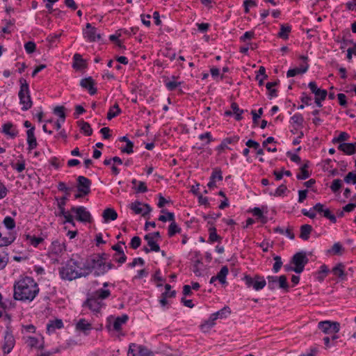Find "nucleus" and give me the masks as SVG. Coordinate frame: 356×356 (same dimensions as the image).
<instances>
[{
	"label": "nucleus",
	"instance_id": "3",
	"mask_svg": "<svg viewBox=\"0 0 356 356\" xmlns=\"http://www.w3.org/2000/svg\"><path fill=\"white\" fill-rule=\"evenodd\" d=\"M105 262L100 259H97L93 257H90L84 264V270L86 276L89 275L92 271L95 277H99L105 275Z\"/></svg>",
	"mask_w": 356,
	"mask_h": 356
},
{
	"label": "nucleus",
	"instance_id": "14",
	"mask_svg": "<svg viewBox=\"0 0 356 356\" xmlns=\"http://www.w3.org/2000/svg\"><path fill=\"white\" fill-rule=\"evenodd\" d=\"M129 207L136 214H141L143 217L149 214L152 210L148 204H142L138 200L132 202Z\"/></svg>",
	"mask_w": 356,
	"mask_h": 356
},
{
	"label": "nucleus",
	"instance_id": "30",
	"mask_svg": "<svg viewBox=\"0 0 356 356\" xmlns=\"http://www.w3.org/2000/svg\"><path fill=\"white\" fill-rule=\"evenodd\" d=\"M91 294L93 297L102 301L103 300L107 299L111 296V293L108 289H99Z\"/></svg>",
	"mask_w": 356,
	"mask_h": 356
},
{
	"label": "nucleus",
	"instance_id": "49",
	"mask_svg": "<svg viewBox=\"0 0 356 356\" xmlns=\"http://www.w3.org/2000/svg\"><path fill=\"white\" fill-rule=\"evenodd\" d=\"M54 113L58 115L61 122H64L65 120V107L63 106H56L54 109Z\"/></svg>",
	"mask_w": 356,
	"mask_h": 356
},
{
	"label": "nucleus",
	"instance_id": "53",
	"mask_svg": "<svg viewBox=\"0 0 356 356\" xmlns=\"http://www.w3.org/2000/svg\"><path fill=\"white\" fill-rule=\"evenodd\" d=\"M199 139L202 141H204V145H209L210 143L214 140L211 132H206L199 136Z\"/></svg>",
	"mask_w": 356,
	"mask_h": 356
},
{
	"label": "nucleus",
	"instance_id": "35",
	"mask_svg": "<svg viewBox=\"0 0 356 356\" xmlns=\"http://www.w3.org/2000/svg\"><path fill=\"white\" fill-rule=\"evenodd\" d=\"M229 273V269L227 266H224L221 268L220 270L218 273L217 275L216 276V278L218 279V280L221 284L226 283V277Z\"/></svg>",
	"mask_w": 356,
	"mask_h": 356
},
{
	"label": "nucleus",
	"instance_id": "29",
	"mask_svg": "<svg viewBox=\"0 0 356 356\" xmlns=\"http://www.w3.org/2000/svg\"><path fill=\"white\" fill-rule=\"evenodd\" d=\"M73 67L76 70L83 69L86 67V61L83 59L82 56L75 54L73 56Z\"/></svg>",
	"mask_w": 356,
	"mask_h": 356
},
{
	"label": "nucleus",
	"instance_id": "40",
	"mask_svg": "<svg viewBox=\"0 0 356 356\" xmlns=\"http://www.w3.org/2000/svg\"><path fill=\"white\" fill-rule=\"evenodd\" d=\"M216 320H217L216 317L213 314H211L209 319L201 325V329L204 331L211 329L215 325Z\"/></svg>",
	"mask_w": 356,
	"mask_h": 356
},
{
	"label": "nucleus",
	"instance_id": "19",
	"mask_svg": "<svg viewBox=\"0 0 356 356\" xmlns=\"http://www.w3.org/2000/svg\"><path fill=\"white\" fill-rule=\"evenodd\" d=\"M308 87L311 90L312 92L314 94L315 97H318L321 99H325L327 92L326 90L318 88L315 81H311L308 84Z\"/></svg>",
	"mask_w": 356,
	"mask_h": 356
},
{
	"label": "nucleus",
	"instance_id": "60",
	"mask_svg": "<svg viewBox=\"0 0 356 356\" xmlns=\"http://www.w3.org/2000/svg\"><path fill=\"white\" fill-rule=\"evenodd\" d=\"M24 49L27 54H32L36 49V44L33 41H29L24 44Z\"/></svg>",
	"mask_w": 356,
	"mask_h": 356
},
{
	"label": "nucleus",
	"instance_id": "21",
	"mask_svg": "<svg viewBox=\"0 0 356 356\" xmlns=\"http://www.w3.org/2000/svg\"><path fill=\"white\" fill-rule=\"evenodd\" d=\"M338 149L346 155H353L356 153V143H340Z\"/></svg>",
	"mask_w": 356,
	"mask_h": 356
},
{
	"label": "nucleus",
	"instance_id": "24",
	"mask_svg": "<svg viewBox=\"0 0 356 356\" xmlns=\"http://www.w3.org/2000/svg\"><path fill=\"white\" fill-rule=\"evenodd\" d=\"M2 132L9 136L11 138H15L19 134L18 130L14 127L13 123L10 122L3 124Z\"/></svg>",
	"mask_w": 356,
	"mask_h": 356
},
{
	"label": "nucleus",
	"instance_id": "64",
	"mask_svg": "<svg viewBox=\"0 0 356 356\" xmlns=\"http://www.w3.org/2000/svg\"><path fill=\"white\" fill-rule=\"evenodd\" d=\"M140 244H141L140 238L139 236H136L131 238V243H130V246L134 250H136L140 246Z\"/></svg>",
	"mask_w": 356,
	"mask_h": 356
},
{
	"label": "nucleus",
	"instance_id": "46",
	"mask_svg": "<svg viewBox=\"0 0 356 356\" xmlns=\"http://www.w3.org/2000/svg\"><path fill=\"white\" fill-rule=\"evenodd\" d=\"M343 250V248L342 245L340 243L337 242L332 245L330 250H327V252L330 254L341 255L342 254Z\"/></svg>",
	"mask_w": 356,
	"mask_h": 356
},
{
	"label": "nucleus",
	"instance_id": "5",
	"mask_svg": "<svg viewBox=\"0 0 356 356\" xmlns=\"http://www.w3.org/2000/svg\"><path fill=\"white\" fill-rule=\"evenodd\" d=\"M268 287L270 290H275L276 288L282 289L285 291H288L289 285L287 282V277L286 275H282L279 277L268 275Z\"/></svg>",
	"mask_w": 356,
	"mask_h": 356
},
{
	"label": "nucleus",
	"instance_id": "17",
	"mask_svg": "<svg viewBox=\"0 0 356 356\" xmlns=\"http://www.w3.org/2000/svg\"><path fill=\"white\" fill-rule=\"evenodd\" d=\"M80 86L87 90L90 95H94L97 93V88L95 87V81L91 77L83 78L80 81Z\"/></svg>",
	"mask_w": 356,
	"mask_h": 356
},
{
	"label": "nucleus",
	"instance_id": "57",
	"mask_svg": "<svg viewBox=\"0 0 356 356\" xmlns=\"http://www.w3.org/2000/svg\"><path fill=\"white\" fill-rule=\"evenodd\" d=\"M273 259L275 260V263L273 264V270L274 273H278L282 266V261L281 257L276 255L274 257Z\"/></svg>",
	"mask_w": 356,
	"mask_h": 356
},
{
	"label": "nucleus",
	"instance_id": "12",
	"mask_svg": "<svg viewBox=\"0 0 356 356\" xmlns=\"http://www.w3.org/2000/svg\"><path fill=\"white\" fill-rule=\"evenodd\" d=\"M83 34L84 38L90 42L99 41L102 38L101 34L97 32V29L90 23L86 24V29L83 30Z\"/></svg>",
	"mask_w": 356,
	"mask_h": 356
},
{
	"label": "nucleus",
	"instance_id": "59",
	"mask_svg": "<svg viewBox=\"0 0 356 356\" xmlns=\"http://www.w3.org/2000/svg\"><path fill=\"white\" fill-rule=\"evenodd\" d=\"M342 186V181L339 179H334L331 186L330 189L333 193L338 192Z\"/></svg>",
	"mask_w": 356,
	"mask_h": 356
},
{
	"label": "nucleus",
	"instance_id": "63",
	"mask_svg": "<svg viewBox=\"0 0 356 356\" xmlns=\"http://www.w3.org/2000/svg\"><path fill=\"white\" fill-rule=\"evenodd\" d=\"M344 181L346 184H356V174L353 172H348L344 177Z\"/></svg>",
	"mask_w": 356,
	"mask_h": 356
},
{
	"label": "nucleus",
	"instance_id": "8",
	"mask_svg": "<svg viewBox=\"0 0 356 356\" xmlns=\"http://www.w3.org/2000/svg\"><path fill=\"white\" fill-rule=\"evenodd\" d=\"M243 280L248 288L252 287L257 291L263 289L266 285L264 277L259 275H255L254 277L249 275H245Z\"/></svg>",
	"mask_w": 356,
	"mask_h": 356
},
{
	"label": "nucleus",
	"instance_id": "56",
	"mask_svg": "<svg viewBox=\"0 0 356 356\" xmlns=\"http://www.w3.org/2000/svg\"><path fill=\"white\" fill-rule=\"evenodd\" d=\"M134 143L131 140H128L124 147H120V151L122 153L128 154H132L134 152Z\"/></svg>",
	"mask_w": 356,
	"mask_h": 356
},
{
	"label": "nucleus",
	"instance_id": "26",
	"mask_svg": "<svg viewBox=\"0 0 356 356\" xmlns=\"http://www.w3.org/2000/svg\"><path fill=\"white\" fill-rule=\"evenodd\" d=\"M309 69V65L306 63L305 65H301L300 67H295L289 69L286 72V76L293 77L298 74H302L305 73Z\"/></svg>",
	"mask_w": 356,
	"mask_h": 356
},
{
	"label": "nucleus",
	"instance_id": "50",
	"mask_svg": "<svg viewBox=\"0 0 356 356\" xmlns=\"http://www.w3.org/2000/svg\"><path fill=\"white\" fill-rule=\"evenodd\" d=\"M27 240L30 241L31 245L34 247H37L40 243L43 242L44 238L42 237H36L35 236H31L29 234L26 235Z\"/></svg>",
	"mask_w": 356,
	"mask_h": 356
},
{
	"label": "nucleus",
	"instance_id": "37",
	"mask_svg": "<svg viewBox=\"0 0 356 356\" xmlns=\"http://www.w3.org/2000/svg\"><path fill=\"white\" fill-rule=\"evenodd\" d=\"M26 343H27L28 346L31 348H36L38 349H43L44 348V343H41L40 345H38L39 343V341L37 338L33 337H29L26 341Z\"/></svg>",
	"mask_w": 356,
	"mask_h": 356
},
{
	"label": "nucleus",
	"instance_id": "58",
	"mask_svg": "<svg viewBox=\"0 0 356 356\" xmlns=\"http://www.w3.org/2000/svg\"><path fill=\"white\" fill-rule=\"evenodd\" d=\"M210 178L213 180H215L216 181V180L222 181V175L221 170L218 168H214L211 173Z\"/></svg>",
	"mask_w": 356,
	"mask_h": 356
},
{
	"label": "nucleus",
	"instance_id": "51",
	"mask_svg": "<svg viewBox=\"0 0 356 356\" xmlns=\"http://www.w3.org/2000/svg\"><path fill=\"white\" fill-rule=\"evenodd\" d=\"M165 86L167 89L170 91L175 90L178 86H181L183 82L181 81H164Z\"/></svg>",
	"mask_w": 356,
	"mask_h": 356
},
{
	"label": "nucleus",
	"instance_id": "52",
	"mask_svg": "<svg viewBox=\"0 0 356 356\" xmlns=\"http://www.w3.org/2000/svg\"><path fill=\"white\" fill-rule=\"evenodd\" d=\"M4 226L9 230H12L15 227V221L10 216H6L3 220Z\"/></svg>",
	"mask_w": 356,
	"mask_h": 356
},
{
	"label": "nucleus",
	"instance_id": "27",
	"mask_svg": "<svg viewBox=\"0 0 356 356\" xmlns=\"http://www.w3.org/2000/svg\"><path fill=\"white\" fill-rule=\"evenodd\" d=\"M102 217L104 220V222H107L110 220H116L118 218V213L113 209L107 208L104 211Z\"/></svg>",
	"mask_w": 356,
	"mask_h": 356
},
{
	"label": "nucleus",
	"instance_id": "41",
	"mask_svg": "<svg viewBox=\"0 0 356 356\" xmlns=\"http://www.w3.org/2000/svg\"><path fill=\"white\" fill-rule=\"evenodd\" d=\"M231 108L232 109L233 113L235 115L236 120H241L243 118L242 114L243 113L244 111L243 109H240L236 102L232 103Z\"/></svg>",
	"mask_w": 356,
	"mask_h": 356
},
{
	"label": "nucleus",
	"instance_id": "48",
	"mask_svg": "<svg viewBox=\"0 0 356 356\" xmlns=\"http://www.w3.org/2000/svg\"><path fill=\"white\" fill-rule=\"evenodd\" d=\"M167 293L168 292H163L161 294L160 304L162 307H165L168 304V298H174L176 296V291L172 290V291H170V293H169V295H167Z\"/></svg>",
	"mask_w": 356,
	"mask_h": 356
},
{
	"label": "nucleus",
	"instance_id": "39",
	"mask_svg": "<svg viewBox=\"0 0 356 356\" xmlns=\"http://www.w3.org/2000/svg\"><path fill=\"white\" fill-rule=\"evenodd\" d=\"M79 123L81 130L84 133L86 136H90L92 134V129L88 122L81 120L79 121Z\"/></svg>",
	"mask_w": 356,
	"mask_h": 356
},
{
	"label": "nucleus",
	"instance_id": "9",
	"mask_svg": "<svg viewBox=\"0 0 356 356\" xmlns=\"http://www.w3.org/2000/svg\"><path fill=\"white\" fill-rule=\"evenodd\" d=\"M57 188L58 191L65 193V195L61 197H56L58 209L60 210V214H63L65 213V206L68 200V196L70 195L71 188L67 187L63 181L58 182Z\"/></svg>",
	"mask_w": 356,
	"mask_h": 356
},
{
	"label": "nucleus",
	"instance_id": "23",
	"mask_svg": "<svg viewBox=\"0 0 356 356\" xmlns=\"http://www.w3.org/2000/svg\"><path fill=\"white\" fill-rule=\"evenodd\" d=\"M208 224L211 225V227H209V238L208 242L210 243H213L214 242H220L222 241V237L217 234L216 228L213 226V222L211 221H208Z\"/></svg>",
	"mask_w": 356,
	"mask_h": 356
},
{
	"label": "nucleus",
	"instance_id": "55",
	"mask_svg": "<svg viewBox=\"0 0 356 356\" xmlns=\"http://www.w3.org/2000/svg\"><path fill=\"white\" fill-rule=\"evenodd\" d=\"M138 356H154V353L145 346H138Z\"/></svg>",
	"mask_w": 356,
	"mask_h": 356
},
{
	"label": "nucleus",
	"instance_id": "42",
	"mask_svg": "<svg viewBox=\"0 0 356 356\" xmlns=\"http://www.w3.org/2000/svg\"><path fill=\"white\" fill-rule=\"evenodd\" d=\"M252 212L253 215L257 217V219H259L263 224L268 222V218L264 215L262 211L259 207H254L252 210Z\"/></svg>",
	"mask_w": 356,
	"mask_h": 356
},
{
	"label": "nucleus",
	"instance_id": "11",
	"mask_svg": "<svg viewBox=\"0 0 356 356\" xmlns=\"http://www.w3.org/2000/svg\"><path fill=\"white\" fill-rule=\"evenodd\" d=\"M71 211L76 213V219L78 221L83 222H90L92 220L91 215L89 211L83 206L72 207Z\"/></svg>",
	"mask_w": 356,
	"mask_h": 356
},
{
	"label": "nucleus",
	"instance_id": "6",
	"mask_svg": "<svg viewBox=\"0 0 356 356\" xmlns=\"http://www.w3.org/2000/svg\"><path fill=\"white\" fill-rule=\"evenodd\" d=\"M309 259L307 253L304 251H300L293 254L291 259V264L294 265V272L297 274L301 273L305 266L308 264Z\"/></svg>",
	"mask_w": 356,
	"mask_h": 356
},
{
	"label": "nucleus",
	"instance_id": "62",
	"mask_svg": "<svg viewBox=\"0 0 356 356\" xmlns=\"http://www.w3.org/2000/svg\"><path fill=\"white\" fill-rule=\"evenodd\" d=\"M286 191H287L286 186L285 184H281L280 186H278L277 188V189L275 190V191L273 194H272L271 193L270 194L273 195L274 196H276V197H280V196H282Z\"/></svg>",
	"mask_w": 356,
	"mask_h": 356
},
{
	"label": "nucleus",
	"instance_id": "43",
	"mask_svg": "<svg viewBox=\"0 0 356 356\" xmlns=\"http://www.w3.org/2000/svg\"><path fill=\"white\" fill-rule=\"evenodd\" d=\"M231 314V309L229 307L225 306L222 309L219 311L213 313V314L216 317V318H226L228 315Z\"/></svg>",
	"mask_w": 356,
	"mask_h": 356
},
{
	"label": "nucleus",
	"instance_id": "2",
	"mask_svg": "<svg viewBox=\"0 0 356 356\" xmlns=\"http://www.w3.org/2000/svg\"><path fill=\"white\" fill-rule=\"evenodd\" d=\"M59 275L61 279L69 281L86 277L84 266L81 267L79 263L73 259L67 261L65 264L59 268Z\"/></svg>",
	"mask_w": 356,
	"mask_h": 356
},
{
	"label": "nucleus",
	"instance_id": "20",
	"mask_svg": "<svg viewBox=\"0 0 356 356\" xmlns=\"http://www.w3.org/2000/svg\"><path fill=\"white\" fill-rule=\"evenodd\" d=\"M35 127H31V129H29L26 131V140L29 152H31L32 149L36 148L38 145L36 137L35 136Z\"/></svg>",
	"mask_w": 356,
	"mask_h": 356
},
{
	"label": "nucleus",
	"instance_id": "18",
	"mask_svg": "<svg viewBox=\"0 0 356 356\" xmlns=\"http://www.w3.org/2000/svg\"><path fill=\"white\" fill-rule=\"evenodd\" d=\"M75 328L76 331L81 332L84 335L88 336L92 330V326L85 318H81L76 323Z\"/></svg>",
	"mask_w": 356,
	"mask_h": 356
},
{
	"label": "nucleus",
	"instance_id": "13",
	"mask_svg": "<svg viewBox=\"0 0 356 356\" xmlns=\"http://www.w3.org/2000/svg\"><path fill=\"white\" fill-rule=\"evenodd\" d=\"M83 306L88 307L94 313H99L102 308L105 306V304L90 294L84 302Z\"/></svg>",
	"mask_w": 356,
	"mask_h": 356
},
{
	"label": "nucleus",
	"instance_id": "47",
	"mask_svg": "<svg viewBox=\"0 0 356 356\" xmlns=\"http://www.w3.org/2000/svg\"><path fill=\"white\" fill-rule=\"evenodd\" d=\"M56 216H63L65 218L64 222H68L72 224L73 226L75 225V222L74 221L73 216L67 211L65 210V213L63 214H60V210H58V212H55Z\"/></svg>",
	"mask_w": 356,
	"mask_h": 356
},
{
	"label": "nucleus",
	"instance_id": "4",
	"mask_svg": "<svg viewBox=\"0 0 356 356\" xmlns=\"http://www.w3.org/2000/svg\"><path fill=\"white\" fill-rule=\"evenodd\" d=\"M19 83L20 89L18 92L19 104L22 105V111H27L30 109L33 105V102L30 95L29 83L23 78H21L19 79Z\"/></svg>",
	"mask_w": 356,
	"mask_h": 356
},
{
	"label": "nucleus",
	"instance_id": "16",
	"mask_svg": "<svg viewBox=\"0 0 356 356\" xmlns=\"http://www.w3.org/2000/svg\"><path fill=\"white\" fill-rule=\"evenodd\" d=\"M121 244L124 245V241H120L117 244L112 246V250L115 251V253L113 255V259L120 264H122L127 261V256L125 255L124 250L121 246Z\"/></svg>",
	"mask_w": 356,
	"mask_h": 356
},
{
	"label": "nucleus",
	"instance_id": "36",
	"mask_svg": "<svg viewBox=\"0 0 356 356\" xmlns=\"http://www.w3.org/2000/svg\"><path fill=\"white\" fill-rule=\"evenodd\" d=\"M277 84L278 81L268 82L266 84V88L268 91L269 99H272L273 97H276L277 96V90L276 89L272 88L273 87L276 86Z\"/></svg>",
	"mask_w": 356,
	"mask_h": 356
},
{
	"label": "nucleus",
	"instance_id": "61",
	"mask_svg": "<svg viewBox=\"0 0 356 356\" xmlns=\"http://www.w3.org/2000/svg\"><path fill=\"white\" fill-rule=\"evenodd\" d=\"M8 261V254L4 252H0V270L3 269Z\"/></svg>",
	"mask_w": 356,
	"mask_h": 356
},
{
	"label": "nucleus",
	"instance_id": "31",
	"mask_svg": "<svg viewBox=\"0 0 356 356\" xmlns=\"http://www.w3.org/2000/svg\"><path fill=\"white\" fill-rule=\"evenodd\" d=\"M65 244L60 243L58 241H53L51 243V254L58 256L65 250Z\"/></svg>",
	"mask_w": 356,
	"mask_h": 356
},
{
	"label": "nucleus",
	"instance_id": "10",
	"mask_svg": "<svg viewBox=\"0 0 356 356\" xmlns=\"http://www.w3.org/2000/svg\"><path fill=\"white\" fill-rule=\"evenodd\" d=\"M318 327L325 334H337L340 330V323L330 321H321L318 324Z\"/></svg>",
	"mask_w": 356,
	"mask_h": 356
},
{
	"label": "nucleus",
	"instance_id": "1",
	"mask_svg": "<svg viewBox=\"0 0 356 356\" xmlns=\"http://www.w3.org/2000/svg\"><path fill=\"white\" fill-rule=\"evenodd\" d=\"M39 286L33 278L24 277L14 284V299L20 301H32L39 293Z\"/></svg>",
	"mask_w": 356,
	"mask_h": 356
},
{
	"label": "nucleus",
	"instance_id": "28",
	"mask_svg": "<svg viewBox=\"0 0 356 356\" xmlns=\"http://www.w3.org/2000/svg\"><path fill=\"white\" fill-rule=\"evenodd\" d=\"M129 319V316L127 314H122L120 316H118L113 322V330L119 331L121 330L122 324L125 323Z\"/></svg>",
	"mask_w": 356,
	"mask_h": 356
},
{
	"label": "nucleus",
	"instance_id": "34",
	"mask_svg": "<svg viewBox=\"0 0 356 356\" xmlns=\"http://www.w3.org/2000/svg\"><path fill=\"white\" fill-rule=\"evenodd\" d=\"M15 240V235L9 234L8 236H2L0 232V247L8 246L10 245Z\"/></svg>",
	"mask_w": 356,
	"mask_h": 356
},
{
	"label": "nucleus",
	"instance_id": "54",
	"mask_svg": "<svg viewBox=\"0 0 356 356\" xmlns=\"http://www.w3.org/2000/svg\"><path fill=\"white\" fill-rule=\"evenodd\" d=\"M291 120L293 123L296 124L298 127H302L304 118L300 113H296L291 118Z\"/></svg>",
	"mask_w": 356,
	"mask_h": 356
},
{
	"label": "nucleus",
	"instance_id": "7",
	"mask_svg": "<svg viewBox=\"0 0 356 356\" xmlns=\"http://www.w3.org/2000/svg\"><path fill=\"white\" fill-rule=\"evenodd\" d=\"M92 181L88 178L80 175L76 179V188L79 193L74 195L76 199L82 198L90 193Z\"/></svg>",
	"mask_w": 356,
	"mask_h": 356
},
{
	"label": "nucleus",
	"instance_id": "25",
	"mask_svg": "<svg viewBox=\"0 0 356 356\" xmlns=\"http://www.w3.org/2000/svg\"><path fill=\"white\" fill-rule=\"evenodd\" d=\"M63 327V322L61 319L50 320L47 325V332L50 334L54 332L56 329L60 330Z\"/></svg>",
	"mask_w": 356,
	"mask_h": 356
},
{
	"label": "nucleus",
	"instance_id": "32",
	"mask_svg": "<svg viewBox=\"0 0 356 356\" xmlns=\"http://www.w3.org/2000/svg\"><path fill=\"white\" fill-rule=\"evenodd\" d=\"M312 231V227L305 224L300 227V238L304 241H307L309 238V235Z\"/></svg>",
	"mask_w": 356,
	"mask_h": 356
},
{
	"label": "nucleus",
	"instance_id": "38",
	"mask_svg": "<svg viewBox=\"0 0 356 356\" xmlns=\"http://www.w3.org/2000/svg\"><path fill=\"white\" fill-rule=\"evenodd\" d=\"M329 271V268L325 264L321 265L319 270L317 273L318 275L316 279L318 280V281L321 282H323L325 277L327 276Z\"/></svg>",
	"mask_w": 356,
	"mask_h": 356
},
{
	"label": "nucleus",
	"instance_id": "15",
	"mask_svg": "<svg viewBox=\"0 0 356 356\" xmlns=\"http://www.w3.org/2000/svg\"><path fill=\"white\" fill-rule=\"evenodd\" d=\"M15 343V338L11 330L7 327L4 334V343L2 349L4 354H8L14 348Z\"/></svg>",
	"mask_w": 356,
	"mask_h": 356
},
{
	"label": "nucleus",
	"instance_id": "45",
	"mask_svg": "<svg viewBox=\"0 0 356 356\" xmlns=\"http://www.w3.org/2000/svg\"><path fill=\"white\" fill-rule=\"evenodd\" d=\"M181 232V228L177 225L175 221H172L170 225L168 227V236L172 237L175 236L176 234Z\"/></svg>",
	"mask_w": 356,
	"mask_h": 356
},
{
	"label": "nucleus",
	"instance_id": "44",
	"mask_svg": "<svg viewBox=\"0 0 356 356\" xmlns=\"http://www.w3.org/2000/svg\"><path fill=\"white\" fill-rule=\"evenodd\" d=\"M349 138L350 135L348 133L345 131H341L340 132L337 137H334L332 138V143L334 144L343 143L342 142L348 140Z\"/></svg>",
	"mask_w": 356,
	"mask_h": 356
},
{
	"label": "nucleus",
	"instance_id": "33",
	"mask_svg": "<svg viewBox=\"0 0 356 356\" xmlns=\"http://www.w3.org/2000/svg\"><path fill=\"white\" fill-rule=\"evenodd\" d=\"M291 31V26L288 24H281L280 30L278 33L277 35L279 38L287 40L289 38V35Z\"/></svg>",
	"mask_w": 356,
	"mask_h": 356
},
{
	"label": "nucleus",
	"instance_id": "22",
	"mask_svg": "<svg viewBox=\"0 0 356 356\" xmlns=\"http://www.w3.org/2000/svg\"><path fill=\"white\" fill-rule=\"evenodd\" d=\"M331 272L341 281L347 280V273H345V266L342 263L337 264L332 268Z\"/></svg>",
	"mask_w": 356,
	"mask_h": 356
}]
</instances>
